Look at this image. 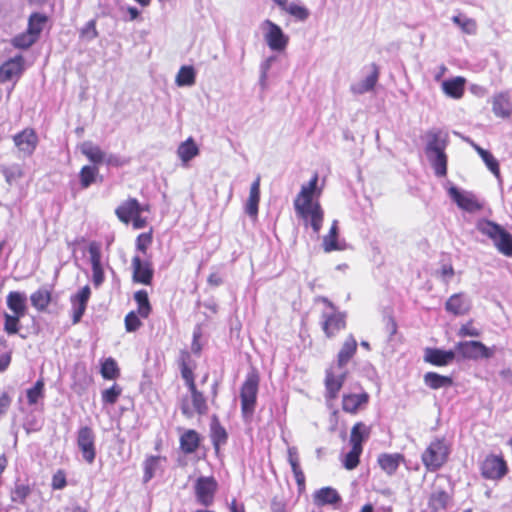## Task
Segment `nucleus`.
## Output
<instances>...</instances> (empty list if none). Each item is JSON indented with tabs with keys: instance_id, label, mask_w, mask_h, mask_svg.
I'll return each mask as SVG.
<instances>
[{
	"instance_id": "f257e3e1",
	"label": "nucleus",
	"mask_w": 512,
	"mask_h": 512,
	"mask_svg": "<svg viewBox=\"0 0 512 512\" xmlns=\"http://www.w3.org/2000/svg\"><path fill=\"white\" fill-rule=\"evenodd\" d=\"M178 363L181 376L189 391V395L182 397L180 401L182 415L188 419L195 414L199 416L206 415L209 410L208 401L196 385L194 374L196 364L192 360L191 354L186 350L181 351Z\"/></svg>"
},
{
	"instance_id": "f03ea898",
	"label": "nucleus",
	"mask_w": 512,
	"mask_h": 512,
	"mask_svg": "<svg viewBox=\"0 0 512 512\" xmlns=\"http://www.w3.org/2000/svg\"><path fill=\"white\" fill-rule=\"evenodd\" d=\"M318 173H314L309 182L302 185L300 192L294 199L296 215L306 222H310L315 233L322 227L324 212L319 202L322 189L318 188Z\"/></svg>"
},
{
	"instance_id": "7ed1b4c3",
	"label": "nucleus",
	"mask_w": 512,
	"mask_h": 512,
	"mask_svg": "<svg viewBox=\"0 0 512 512\" xmlns=\"http://www.w3.org/2000/svg\"><path fill=\"white\" fill-rule=\"evenodd\" d=\"M260 373L252 367L240 386L239 398L241 414L244 420L250 421L255 413L260 385Z\"/></svg>"
},
{
	"instance_id": "20e7f679",
	"label": "nucleus",
	"mask_w": 512,
	"mask_h": 512,
	"mask_svg": "<svg viewBox=\"0 0 512 512\" xmlns=\"http://www.w3.org/2000/svg\"><path fill=\"white\" fill-rule=\"evenodd\" d=\"M27 298L23 292L10 291L6 296V305L11 313L3 314V330L8 335L18 334L21 328V319L27 314Z\"/></svg>"
},
{
	"instance_id": "39448f33",
	"label": "nucleus",
	"mask_w": 512,
	"mask_h": 512,
	"mask_svg": "<svg viewBox=\"0 0 512 512\" xmlns=\"http://www.w3.org/2000/svg\"><path fill=\"white\" fill-rule=\"evenodd\" d=\"M451 444L445 437L434 438L421 454V461L426 471L436 472L449 460Z\"/></svg>"
},
{
	"instance_id": "423d86ee",
	"label": "nucleus",
	"mask_w": 512,
	"mask_h": 512,
	"mask_svg": "<svg viewBox=\"0 0 512 512\" xmlns=\"http://www.w3.org/2000/svg\"><path fill=\"white\" fill-rule=\"evenodd\" d=\"M318 301L329 308V312H323L321 314V328L327 338H334L341 331L346 329V314L340 311L327 297L321 296L318 298Z\"/></svg>"
},
{
	"instance_id": "0eeeda50",
	"label": "nucleus",
	"mask_w": 512,
	"mask_h": 512,
	"mask_svg": "<svg viewBox=\"0 0 512 512\" xmlns=\"http://www.w3.org/2000/svg\"><path fill=\"white\" fill-rule=\"evenodd\" d=\"M477 229L493 241L500 253L508 257L512 256V234L502 226L490 220H482L477 224Z\"/></svg>"
},
{
	"instance_id": "6e6552de",
	"label": "nucleus",
	"mask_w": 512,
	"mask_h": 512,
	"mask_svg": "<svg viewBox=\"0 0 512 512\" xmlns=\"http://www.w3.org/2000/svg\"><path fill=\"white\" fill-rule=\"evenodd\" d=\"M479 470L483 479L498 482L508 474L509 466L502 453H489L480 463Z\"/></svg>"
},
{
	"instance_id": "1a4fd4ad",
	"label": "nucleus",
	"mask_w": 512,
	"mask_h": 512,
	"mask_svg": "<svg viewBox=\"0 0 512 512\" xmlns=\"http://www.w3.org/2000/svg\"><path fill=\"white\" fill-rule=\"evenodd\" d=\"M455 352L467 360L477 361L479 359H489L494 356V349L487 347L484 343L477 340L460 341L455 345Z\"/></svg>"
},
{
	"instance_id": "9d476101",
	"label": "nucleus",
	"mask_w": 512,
	"mask_h": 512,
	"mask_svg": "<svg viewBox=\"0 0 512 512\" xmlns=\"http://www.w3.org/2000/svg\"><path fill=\"white\" fill-rule=\"evenodd\" d=\"M25 71V59L22 55H16L0 65V84L13 81L12 87L8 90L7 98L15 88L16 83Z\"/></svg>"
},
{
	"instance_id": "9b49d317",
	"label": "nucleus",
	"mask_w": 512,
	"mask_h": 512,
	"mask_svg": "<svg viewBox=\"0 0 512 512\" xmlns=\"http://www.w3.org/2000/svg\"><path fill=\"white\" fill-rule=\"evenodd\" d=\"M76 442L82 459L88 464L94 463L97 454L94 430L90 426L80 427L77 431Z\"/></svg>"
},
{
	"instance_id": "f8f14e48",
	"label": "nucleus",
	"mask_w": 512,
	"mask_h": 512,
	"mask_svg": "<svg viewBox=\"0 0 512 512\" xmlns=\"http://www.w3.org/2000/svg\"><path fill=\"white\" fill-rule=\"evenodd\" d=\"M217 490L218 483L213 476H201L197 478L194 485L197 502L205 507H209L214 503Z\"/></svg>"
},
{
	"instance_id": "ddd939ff",
	"label": "nucleus",
	"mask_w": 512,
	"mask_h": 512,
	"mask_svg": "<svg viewBox=\"0 0 512 512\" xmlns=\"http://www.w3.org/2000/svg\"><path fill=\"white\" fill-rule=\"evenodd\" d=\"M132 280L142 285H151L154 277L153 263L150 257L142 259L139 255H134L131 260Z\"/></svg>"
},
{
	"instance_id": "4468645a",
	"label": "nucleus",
	"mask_w": 512,
	"mask_h": 512,
	"mask_svg": "<svg viewBox=\"0 0 512 512\" xmlns=\"http://www.w3.org/2000/svg\"><path fill=\"white\" fill-rule=\"evenodd\" d=\"M448 194L456 205L464 211L474 213L483 208V204L472 192H462L457 187L452 186L449 188Z\"/></svg>"
},
{
	"instance_id": "2eb2a0df",
	"label": "nucleus",
	"mask_w": 512,
	"mask_h": 512,
	"mask_svg": "<svg viewBox=\"0 0 512 512\" xmlns=\"http://www.w3.org/2000/svg\"><path fill=\"white\" fill-rule=\"evenodd\" d=\"M370 401V395L366 391L360 393H344L341 399V408L343 412L350 415H357L360 411L366 409Z\"/></svg>"
},
{
	"instance_id": "dca6fc26",
	"label": "nucleus",
	"mask_w": 512,
	"mask_h": 512,
	"mask_svg": "<svg viewBox=\"0 0 512 512\" xmlns=\"http://www.w3.org/2000/svg\"><path fill=\"white\" fill-rule=\"evenodd\" d=\"M144 211H149V205H141L136 198H128L115 209V215L120 222L128 225L138 213Z\"/></svg>"
},
{
	"instance_id": "f3484780",
	"label": "nucleus",
	"mask_w": 512,
	"mask_h": 512,
	"mask_svg": "<svg viewBox=\"0 0 512 512\" xmlns=\"http://www.w3.org/2000/svg\"><path fill=\"white\" fill-rule=\"evenodd\" d=\"M263 25L267 28L265 41L269 48L274 51L284 50L288 45L289 38L283 33L280 26L268 19L264 21Z\"/></svg>"
},
{
	"instance_id": "a211bd4d",
	"label": "nucleus",
	"mask_w": 512,
	"mask_h": 512,
	"mask_svg": "<svg viewBox=\"0 0 512 512\" xmlns=\"http://www.w3.org/2000/svg\"><path fill=\"white\" fill-rule=\"evenodd\" d=\"M14 145L26 156H31L37 148L39 139L33 128H25L13 136Z\"/></svg>"
},
{
	"instance_id": "6ab92c4d",
	"label": "nucleus",
	"mask_w": 512,
	"mask_h": 512,
	"mask_svg": "<svg viewBox=\"0 0 512 512\" xmlns=\"http://www.w3.org/2000/svg\"><path fill=\"white\" fill-rule=\"evenodd\" d=\"M347 373L336 374L331 368L325 371L324 386L325 399L333 401L338 398L341 389L346 381Z\"/></svg>"
},
{
	"instance_id": "aec40b11",
	"label": "nucleus",
	"mask_w": 512,
	"mask_h": 512,
	"mask_svg": "<svg viewBox=\"0 0 512 512\" xmlns=\"http://www.w3.org/2000/svg\"><path fill=\"white\" fill-rule=\"evenodd\" d=\"M88 252L92 266V281L95 287H99L105 279L104 269L101 263L102 254L99 244L96 242L90 243Z\"/></svg>"
},
{
	"instance_id": "412c9836",
	"label": "nucleus",
	"mask_w": 512,
	"mask_h": 512,
	"mask_svg": "<svg viewBox=\"0 0 512 512\" xmlns=\"http://www.w3.org/2000/svg\"><path fill=\"white\" fill-rule=\"evenodd\" d=\"M471 301L463 292L452 294L445 302V310L454 316H463L470 312Z\"/></svg>"
},
{
	"instance_id": "4be33fe9",
	"label": "nucleus",
	"mask_w": 512,
	"mask_h": 512,
	"mask_svg": "<svg viewBox=\"0 0 512 512\" xmlns=\"http://www.w3.org/2000/svg\"><path fill=\"white\" fill-rule=\"evenodd\" d=\"M90 296L91 289L88 285H85L71 297V302L74 307L72 315V321L74 324L78 323L84 315Z\"/></svg>"
},
{
	"instance_id": "5701e85b",
	"label": "nucleus",
	"mask_w": 512,
	"mask_h": 512,
	"mask_svg": "<svg viewBox=\"0 0 512 512\" xmlns=\"http://www.w3.org/2000/svg\"><path fill=\"white\" fill-rule=\"evenodd\" d=\"M53 300V286H42L30 295L32 307L38 312L47 311Z\"/></svg>"
},
{
	"instance_id": "b1692460",
	"label": "nucleus",
	"mask_w": 512,
	"mask_h": 512,
	"mask_svg": "<svg viewBox=\"0 0 512 512\" xmlns=\"http://www.w3.org/2000/svg\"><path fill=\"white\" fill-rule=\"evenodd\" d=\"M455 353L452 350L427 348L424 354V361L437 367L447 366L455 359Z\"/></svg>"
},
{
	"instance_id": "393cba45",
	"label": "nucleus",
	"mask_w": 512,
	"mask_h": 512,
	"mask_svg": "<svg viewBox=\"0 0 512 512\" xmlns=\"http://www.w3.org/2000/svg\"><path fill=\"white\" fill-rule=\"evenodd\" d=\"M404 462L405 457L401 453H381L377 457V464L388 476H393Z\"/></svg>"
},
{
	"instance_id": "a878e982",
	"label": "nucleus",
	"mask_w": 512,
	"mask_h": 512,
	"mask_svg": "<svg viewBox=\"0 0 512 512\" xmlns=\"http://www.w3.org/2000/svg\"><path fill=\"white\" fill-rule=\"evenodd\" d=\"M201 442V435L194 429L184 430L179 437L180 449L185 455H190L197 452Z\"/></svg>"
},
{
	"instance_id": "bb28decb",
	"label": "nucleus",
	"mask_w": 512,
	"mask_h": 512,
	"mask_svg": "<svg viewBox=\"0 0 512 512\" xmlns=\"http://www.w3.org/2000/svg\"><path fill=\"white\" fill-rule=\"evenodd\" d=\"M288 462L292 468V472L298 486V491L303 492L306 488V478L303 470L300 467V459L296 447H289L287 450Z\"/></svg>"
},
{
	"instance_id": "cd10ccee",
	"label": "nucleus",
	"mask_w": 512,
	"mask_h": 512,
	"mask_svg": "<svg viewBox=\"0 0 512 512\" xmlns=\"http://www.w3.org/2000/svg\"><path fill=\"white\" fill-rule=\"evenodd\" d=\"M210 437L215 453L218 454L221 446L227 443L228 433L216 415L211 419Z\"/></svg>"
},
{
	"instance_id": "c85d7f7f",
	"label": "nucleus",
	"mask_w": 512,
	"mask_h": 512,
	"mask_svg": "<svg viewBox=\"0 0 512 512\" xmlns=\"http://www.w3.org/2000/svg\"><path fill=\"white\" fill-rule=\"evenodd\" d=\"M492 111L500 118H509L512 116V101L507 92H500L494 95L492 100Z\"/></svg>"
},
{
	"instance_id": "c756f323",
	"label": "nucleus",
	"mask_w": 512,
	"mask_h": 512,
	"mask_svg": "<svg viewBox=\"0 0 512 512\" xmlns=\"http://www.w3.org/2000/svg\"><path fill=\"white\" fill-rule=\"evenodd\" d=\"M372 433V426L363 421H357L351 428L349 443L351 446L363 447Z\"/></svg>"
},
{
	"instance_id": "7c9ffc66",
	"label": "nucleus",
	"mask_w": 512,
	"mask_h": 512,
	"mask_svg": "<svg viewBox=\"0 0 512 512\" xmlns=\"http://www.w3.org/2000/svg\"><path fill=\"white\" fill-rule=\"evenodd\" d=\"M357 341L353 335H349L342 344L337 354V365L339 368L345 367L357 352Z\"/></svg>"
},
{
	"instance_id": "2f4dec72",
	"label": "nucleus",
	"mask_w": 512,
	"mask_h": 512,
	"mask_svg": "<svg viewBox=\"0 0 512 512\" xmlns=\"http://www.w3.org/2000/svg\"><path fill=\"white\" fill-rule=\"evenodd\" d=\"M465 84L466 79L462 76H457L443 81L442 90L448 97L460 99L464 95Z\"/></svg>"
},
{
	"instance_id": "473e14b6",
	"label": "nucleus",
	"mask_w": 512,
	"mask_h": 512,
	"mask_svg": "<svg viewBox=\"0 0 512 512\" xmlns=\"http://www.w3.org/2000/svg\"><path fill=\"white\" fill-rule=\"evenodd\" d=\"M260 182L261 177L257 176L251 184L249 197L245 206L246 213L253 218H256L258 215V206L260 202Z\"/></svg>"
},
{
	"instance_id": "72a5a7b5",
	"label": "nucleus",
	"mask_w": 512,
	"mask_h": 512,
	"mask_svg": "<svg viewBox=\"0 0 512 512\" xmlns=\"http://www.w3.org/2000/svg\"><path fill=\"white\" fill-rule=\"evenodd\" d=\"M314 503L318 506L333 505L341 501V497L336 489L332 487H323L317 490L313 495Z\"/></svg>"
},
{
	"instance_id": "f704fd0d",
	"label": "nucleus",
	"mask_w": 512,
	"mask_h": 512,
	"mask_svg": "<svg viewBox=\"0 0 512 512\" xmlns=\"http://www.w3.org/2000/svg\"><path fill=\"white\" fill-rule=\"evenodd\" d=\"M423 381L427 387L433 390L447 388L453 385V379L450 376L440 375L436 372L425 373Z\"/></svg>"
},
{
	"instance_id": "c9c22d12",
	"label": "nucleus",
	"mask_w": 512,
	"mask_h": 512,
	"mask_svg": "<svg viewBox=\"0 0 512 512\" xmlns=\"http://www.w3.org/2000/svg\"><path fill=\"white\" fill-rule=\"evenodd\" d=\"M81 153L92 163L101 164L105 160V153L101 148L90 141L81 144Z\"/></svg>"
},
{
	"instance_id": "e433bc0d",
	"label": "nucleus",
	"mask_w": 512,
	"mask_h": 512,
	"mask_svg": "<svg viewBox=\"0 0 512 512\" xmlns=\"http://www.w3.org/2000/svg\"><path fill=\"white\" fill-rule=\"evenodd\" d=\"M177 154L181 161L186 164L199 154V148L193 138L189 137L178 146Z\"/></svg>"
},
{
	"instance_id": "4c0bfd02",
	"label": "nucleus",
	"mask_w": 512,
	"mask_h": 512,
	"mask_svg": "<svg viewBox=\"0 0 512 512\" xmlns=\"http://www.w3.org/2000/svg\"><path fill=\"white\" fill-rule=\"evenodd\" d=\"M136 304H137V313L141 318L147 319L152 312V305L149 301L148 293L146 290H138L134 293L133 296Z\"/></svg>"
},
{
	"instance_id": "58836bf2",
	"label": "nucleus",
	"mask_w": 512,
	"mask_h": 512,
	"mask_svg": "<svg viewBox=\"0 0 512 512\" xmlns=\"http://www.w3.org/2000/svg\"><path fill=\"white\" fill-rule=\"evenodd\" d=\"M371 68V73L361 83L352 88L355 93L363 94L374 89L380 72L378 66L375 63L371 65Z\"/></svg>"
},
{
	"instance_id": "ea45409f",
	"label": "nucleus",
	"mask_w": 512,
	"mask_h": 512,
	"mask_svg": "<svg viewBox=\"0 0 512 512\" xmlns=\"http://www.w3.org/2000/svg\"><path fill=\"white\" fill-rule=\"evenodd\" d=\"M441 134L440 130H431L427 133L428 143L426 152L428 154L445 151L447 143L445 139H441Z\"/></svg>"
},
{
	"instance_id": "a19ab883",
	"label": "nucleus",
	"mask_w": 512,
	"mask_h": 512,
	"mask_svg": "<svg viewBox=\"0 0 512 512\" xmlns=\"http://www.w3.org/2000/svg\"><path fill=\"white\" fill-rule=\"evenodd\" d=\"M338 233V222L334 221L328 234L323 238V249L325 252L329 253L342 249L338 243Z\"/></svg>"
},
{
	"instance_id": "79ce46f5",
	"label": "nucleus",
	"mask_w": 512,
	"mask_h": 512,
	"mask_svg": "<svg viewBox=\"0 0 512 512\" xmlns=\"http://www.w3.org/2000/svg\"><path fill=\"white\" fill-rule=\"evenodd\" d=\"M450 501V495L444 489L433 491L429 498V506L434 510H444Z\"/></svg>"
},
{
	"instance_id": "37998d69",
	"label": "nucleus",
	"mask_w": 512,
	"mask_h": 512,
	"mask_svg": "<svg viewBox=\"0 0 512 512\" xmlns=\"http://www.w3.org/2000/svg\"><path fill=\"white\" fill-rule=\"evenodd\" d=\"M161 461H166V457L152 455V456H148L145 459V461L143 463V469H144L143 481L145 483H147L154 477L155 472L159 468Z\"/></svg>"
},
{
	"instance_id": "c03bdc74",
	"label": "nucleus",
	"mask_w": 512,
	"mask_h": 512,
	"mask_svg": "<svg viewBox=\"0 0 512 512\" xmlns=\"http://www.w3.org/2000/svg\"><path fill=\"white\" fill-rule=\"evenodd\" d=\"M48 21V18L44 14L33 13L29 17L27 31L34 37L39 39L40 34Z\"/></svg>"
},
{
	"instance_id": "a18cd8bd",
	"label": "nucleus",
	"mask_w": 512,
	"mask_h": 512,
	"mask_svg": "<svg viewBox=\"0 0 512 512\" xmlns=\"http://www.w3.org/2000/svg\"><path fill=\"white\" fill-rule=\"evenodd\" d=\"M32 488L29 484L16 483L11 491V501L20 505L26 504L27 498L31 495Z\"/></svg>"
},
{
	"instance_id": "49530a36",
	"label": "nucleus",
	"mask_w": 512,
	"mask_h": 512,
	"mask_svg": "<svg viewBox=\"0 0 512 512\" xmlns=\"http://www.w3.org/2000/svg\"><path fill=\"white\" fill-rule=\"evenodd\" d=\"M153 243V228L147 232L140 233L135 239V247L144 257H148V249Z\"/></svg>"
},
{
	"instance_id": "de8ad7c7",
	"label": "nucleus",
	"mask_w": 512,
	"mask_h": 512,
	"mask_svg": "<svg viewBox=\"0 0 512 512\" xmlns=\"http://www.w3.org/2000/svg\"><path fill=\"white\" fill-rule=\"evenodd\" d=\"M196 74L192 66H182L176 75L178 86H192L195 84Z\"/></svg>"
},
{
	"instance_id": "09e8293b",
	"label": "nucleus",
	"mask_w": 512,
	"mask_h": 512,
	"mask_svg": "<svg viewBox=\"0 0 512 512\" xmlns=\"http://www.w3.org/2000/svg\"><path fill=\"white\" fill-rule=\"evenodd\" d=\"M100 373L106 380H115L120 376V369L117 362L109 357L101 364Z\"/></svg>"
},
{
	"instance_id": "8fccbe9b",
	"label": "nucleus",
	"mask_w": 512,
	"mask_h": 512,
	"mask_svg": "<svg viewBox=\"0 0 512 512\" xmlns=\"http://www.w3.org/2000/svg\"><path fill=\"white\" fill-rule=\"evenodd\" d=\"M433 158H430L431 165L434 169L436 176L445 177L447 175V155L445 151L433 153Z\"/></svg>"
},
{
	"instance_id": "3c124183",
	"label": "nucleus",
	"mask_w": 512,
	"mask_h": 512,
	"mask_svg": "<svg viewBox=\"0 0 512 512\" xmlns=\"http://www.w3.org/2000/svg\"><path fill=\"white\" fill-rule=\"evenodd\" d=\"M45 382L43 378H39L33 387L29 388L26 392L27 402L29 405H35L38 401L44 398Z\"/></svg>"
},
{
	"instance_id": "603ef678",
	"label": "nucleus",
	"mask_w": 512,
	"mask_h": 512,
	"mask_svg": "<svg viewBox=\"0 0 512 512\" xmlns=\"http://www.w3.org/2000/svg\"><path fill=\"white\" fill-rule=\"evenodd\" d=\"M454 24L460 27L463 33L474 35L477 32V23L474 19L468 18L464 15H455L452 17Z\"/></svg>"
},
{
	"instance_id": "864d4df0",
	"label": "nucleus",
	"mask_w": 512,
	"mask_h": 512,
	"mask_svg": "<svg viewBox=\"0 0 512 512\" xmlns=\"http://www.w3.org/2000/svg\"><path fill=\"white\" fill-rule=\"evenodd\" d=\"M99 170L95 166L85 165L79 172L81 188L86 189L96 181Z\"/></svg>"
},
{
	"instance_id": "5fc2aeb1",
	"label": "nucleus",
	"mask_w": 512,
	"mask_h": 512,
	"mask_svg": "<svg viewBox=\"0 0 512 512\" xmlns=\"http://www.w3.org/2000/svg\"><path fill=\"white\" fill-rule=\"evenodd\" d=\"M363 453V447L351 446L350 451L343 459V466L347 470L355 469L360 463V456Z\"/></svg>"
},
{
	"instance_id": "6e6d98bb",
	"label": "nucleus",
	"mask_w": 512,
	"mask_h": 512,
	"mask_svg": "<svg viewBox=\"0 0 512 512\" xmlns=\"http://www.w3.org/2000/svg\"><path fill=\"white\" fill-rule=\"evenodd\" d=\"M476 151L479 154V156L482 158L484 163L486 164L487 168L495 175H500V167L497 159L487 150L476 146Z\"/></svg>"
},
{
	"instance_id": "4d7b16f0",
	"label": "nucleus",
	"mask_w": 512,
	"mask_h": 512,
	"mask_svg": "<svg viewBox=\"0 0 512 512\" xmlns=\"http://www.w3.org/2000/svg\"><path fill=\"white\" fill-rule=\"evenodd\" d=\"M12 360V350L9 348L8 341L0 337V372H4L9 367Z\"/></svg>"
},
{
	"instance_id": "13d9d810",
	"label": "nucleus",
	"mask_w": 512,
	"mask_h": 512,
	"mask_svg": "<svg viewBox=\"0 0 512 512\" xmlns=\"http://www.w3.org/2000/svg\"><path fill=\"white\" fill-rule=\"evenodd\" d=\"M38 39L30 34L27 30L15 36L11 43L15 48L27 49L31 47Z\"/></svg>"
},
{
	"instance_id": "bf43d9fd",
	"label": "nucleus",
	"mask_w": 512,
	"mask_h": 512,
	"mask_svg": "<svg viewBox=\"0 0 512 512\" xmlns=\"http://www.w3.org/2000/svg\"><path fill=\"white\" fill-rule=\"evenodd\" d=\"M122 393V388L118 384H113L110 388L105 389L101 393L102 402L104 404L114 405Z\"/></svg>"
},
{
	"instance_id": "052dcab7",
	"label": "nucleus",
	"mask_w": 512,
	"mask_h": 512,
	"mask_svg": "<svg viewBox=\"0 0 512 512\" xmlns=\"http://www.w3.org/2000/svg\"><path fill=\"white\" fill-rule=\"evenodd\" d=\"M282 10L286 11L291 16L295 17L297 20H301V21L306 20L309 16V11L306 7L295 4V3H291V4L287 3L286 8H282Z\"/></svg>"
},
{
	"instance_id": "680f3d73",
	"label": "nucleus",
	"mask_w": 512,
	"mask_h": 512,
	"mask_svg": "<svg viewBox=\"0 0 512 512\" xmlns=\"http://www.w3.org/2000/svg\"><path fill=\"white\" fill-rule=\"evenodd\" d=\"M141 316L136 311H130L126 314L124 318V325L127 332H135L141 326L142 322L140 320Z\"/></svg>"
},
{
	"instance_id": "e2e57ef3",
	"label": "nucleus",
	"mask_w": 512,
	"mask_h": 512,
	"mask_svg": "<svg viewBox=\"0 0 512 512\" xmlns=\"http://www.w3.org/2000/svg\"><path fill=\"white\" fill-rule=\"evenodd\" d=\"M67 486L66 472L63 469H58L52 476L51 488L53 490H62Z\"/></svg>"
},
{
	"instance_id": "0e129e2a",
	"label": "nucleus",
	"mask_w": 512,
	"mask_h": 512,
	"mask_svg": "<svg viewBox=\"0 0 512 512\" xmlns=\"http://www.w3.org/2000/svg\"><path fill=\"white\" fill-rule=\"evenodd\" d=\"M80 37L86 40H93L98 37V31L96 29V20L92 19L88 21L83 28L80 30Z\"/></svg>"
},
{
	"instance_id": "69168bd1",
	"label": "nucleus",
	"mask_w": 512,
	"mask_h": 512,
	"mask_svg": "<svg viewBox=\"0 0 512 512\" xmlns=\"http://www.w3.org/2000/svg\"><path fill=\"white\" fill-rule=\"evenodd\" d=\"M457 335L459 337H479L481 332L478 328L473 325V320H469L465 324H462L458 330Z\"/></svg>"
},
{
	"instance_id": "338daca9",
	"label": "nucleus",
	"mask_w": 512,
	"mask_h": 512,
	"mask_svg": "<svg viewBox=\"0 0 512 512\" xmlns=\"http://www.w3.org/2000/svg\"><path fill=\"white\" fill-rule=\"evenodd\" d=\"M384 329L390 340L396 335L398 331V325L393 316L389 315L384 319Z\"/></svg>"
},
{
	"instance_id": "774afa93",
	"label": "nucleus",
	"mask_w": 512,
	"mask_h": 512,
	"mask_svg": "<svg viewBox=\"0 0 512 512\" xmlns=\"http://www.w3.org/2000/svg\"><path fill=\"white\" fill-rule=\"evenodd\" d=\"M104 162L108 165V166H113V167H120V166H123L124 164L128 163L127 160H124L122 159L121 157L119 156H116V155H109V156H106L105 155V160Z\"/></svg>"
}]
</instances>
